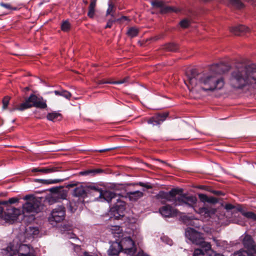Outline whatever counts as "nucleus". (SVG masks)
<instances>
[{
	"label": "nucleus",
	"mask_w": 256,
	"mask_h": 256,
	"mask_svg": "<svg viewBox=\"0 0 256 256\" xmlns=\"http://www.w3.org/2000/svg\"><path fill=\"white\" fill-rule=\"evenodd\" d=\"M152 4L155 7L160 8L162 13H166L173 11L176 12L174 8L170 6H165L164 2L162 0H156L152 1Z\"/></svg>",
	"instance_id": "15"
},
{
	"label": "nucleus",
	"mask_w": 256,
	"mask_h": 256,
	"mask_svg": "<svg viewBox=\"0 0 256 256\" xmlns=\"http://www.w3.org/2000/svg\"><path fill=\"white\" fill-rule=\"evenodd\" d=\"M230 84L236 89L247 86L256 88V66H236L231 72Z\"/></svg>",
	"instance_id": "2"
},
{
	"label": "nucleus",
	"mask_w": 256,
	"mask_h": 256,
	"mask_svg": "<svg viewBox=\"0 0 256 256\" xmlns=\"http://www.w3.org/2000/svg\"><path fill=\"white\" fill-rule=\"evenodd\" d=\"M209 256H223L220 254L216 253V252L211 250L210 252L208 254Z\"/></svg>",
	"instance_id": "45"
},
{
	"label": "nucleus",
	"mask_w": 256,
	"mask_h": 256,
	"mask_svg": "<svg viewBox=\"0 0 256 256\" xmlns=\"http://www.w3.org/2000/svg\"><path fill=\"white\" fill-rule=\"evenodd\" d=\"M180 24L182 28H186L190 25V22L188 20L184 19L180 22Z\"/></svg>",
	"instance_id": "38"
},
{
	"label": "nucleus",
	"mask_w": 256,
	"mask_h": 256,
	"mask_svg": "<svg viewBox=\"0 0 256 256\" xmlns=\"http://www.w3.org/2000/svg\"><path fill=\"white\" fill-rule=\"evenodd\" d=\"M32 107L41 109L45 108L47 107L46 100H44L42 97H38L34 94H32L24 102L22 103L13 110H17L22 111Z\"/></svg>",
	"instance_id": "4"
},
{
	"label": "nucleus",
	"mask_w": 256,
	"mask_h": 256,
	"mask_svg": "<svg viewBox=\"0 0 256 256\" xmlns=\"http://www.w3.org/2000/svg\"><path fill=\"white\" fill-rule=\"evenodd\" d=\"M218 200L216 198L213 197V196H210L208 198V202L211 203V204H216L218 202Z\"/></svg>",
	"instance_id": "41"
},
{
	"label": "nucleus",
	"mask_w": 256,
	"mask_h": 256,
	"mask_svg": "<svg viewBox=\"0 0 256 256\" xmlns=\"http://www.w3.org/2000/svg\"><path fill=\"white\" fill-rule=\"evenodd\" d=\"M172 240H170V242L168 243L169 244L171 245Z\"/></svg>",
	"instance_id": "55"
},
{
	"label": "nucleus",
	"mask_w": 256,
	"mask_h": 256,
	"mask_svg": "<svg viewBox=\"0 0 256 256\" xmlns=\"http://www.w3.org/2000/svg\"><path fill=\"white\" fill-rule=\"evenodd\" d=\"M112 82L110 81H106L104 80H99L96 82L98 84H111Z\"/></svg>",
	"instance_id": "42"
},
{
	"label": "nucleus",
	"mask_w": 256,
	"mask_h": 256,
	"mask_svg": "<svg viewBox=\"0 0 256 256\" xmlns=\"http://www.w3.org/2000/svg\"><path fill=\"white\" fill-rule=\"evenodd\" d=\"M112 148L102 149V150H99L98 152H107V151L110 150H112Z\"/></svg>",
	"instance_id": "51"
},
{
	"label": "nucleus",
	"mask_w": 256,
	"mask_h": 256,
	"mask_svg": "<svg viewBox=\"0 0 256 256\" xmlns=\"http://www.w3.org/2000/svg\"><path fill=\"white\" fill-rule=\"evenodd\" d=\"M46 118L49 120L56 122L62 119V116L58 112H53L48 113L46 116Z\"/></svg>",
	"instance_id": "21"
},
{
	"label": "nucleus",
	"mask_w": 256,
	"mask_h": 256,
	"mask_svg": "<svg viewBox=\"0 0 256 256\" xmlns=\"http://www.w3.org/2000/svg\"><path fill=\"white\" fill-rule=\"evenodd\" d=\"M114 22V20H109L108 22H107V24L106 25V26H105V28H111L112 26V24Z\"/></svg>",
	"instance_id": "44"
},
{
	"label": "nucleus",
	"mask_w": 256,
	"mask_h": 256,
	"mask_svg": "<svg viewBox=\"0 0 256 256\" xmlns=\"http://www.w3.org/2000/svg\"><path fill=\"white\" fill-rule=\"evenodd\" d=\"M120 195L117 194L112 192L108 190L102 192V190L100 192L98 197L99 198H103L108 202H112V200H116V202L114 203V206L116 210L124 209L125 206V202L120 200Z\"/></svg>",
	"instance_id": "6"
},
{
	"label": "nucleus",
	"mask_w": 256,
	"mask_h": 256,
	"mask_svg": "<svg viewBox=\"0 0 256 256\" xmlns=\"http://www.w3.org/2000/svg\"><path fill=\"white\" fill-rule=\"evenodd\" d=\"M86 192H90V190H94L96 192H98L99 194L102 191V189L96 186L95 185H90L87 186L86 188Z\"/></svg>",
	"instance_id": "30"
},
{
	"label": "nucleus",
	"mask_w": 256,
	"mask_h": 256,
	"mask_svg": "<svg viewBox=\"0 0 256 256\" xmlns=\"http://www.w3.org/2000/svg\"><path fill=\"white\" fill-rule=\"evenodd\" d=\"M212 239L217 246L224 248H226L228 246V242L226 241L218 240L216 238H213Z\"/></svg>",
	"instance_id": "27"
},
{
	"label": "nucleus",
	"mask_w": 256,
	"mask_h": 256,
	"mask_svg": "<svg viewBox=\"0 0 256 256\" xmlns=\"http://www.w3.org/2000/svg\"><path fill=\"white\" fill-rule=\"evenodd\" d=\"M0 5L4 7V8H8V9H11L12 8H11V6L10 4H4V3H1Z\"/></svg>",
	"instance_id": "48"
},
{
	"label": "nucleus",
	"mask_w": 256,
	"mask_h": 256,
	"mask_svg": "<svg viewBox=\"0 0 256 256\" xmlns=\"http://www.w3.org/2000/svg\"><path fill=\"white\" fill-rule=\"evenodd\" d=\"M58 167L50 166L47 168H34L32 170V172H40L44 174L52 173L58 171Z\"/></svg>",
	"instance_id": "18"
},
{
	"label": "nucleus",
	"mask_w": 256,
	"mask_h": 256,
	"mask_svg": "<svg viewBox=\"0 0 256 256\" xmlns=\"http://www.w3.org/2000/svg\"><path fill=\"white\" fill-rule=\"evenodd\" d=\"M204 248V250L201 249H196L194 251L193 256H207L208 251L209 250H206L205 248Z\"/></svg>",
	"instance_id": "29"
},
{
	"label": "nucleus",
	"mask_w": 256,
	"mask_h": 256,
	"mask_svg": "<svg viewBox=\"0 0 256 256\" xmlns=\"http://www.w3.org/2000/svg\"><path fill=\"white\" fill-rule=\"evenodd\" d=\"M127 196L132 202H136L144 196V193L140 191L127 192Z\"/></svg>",
	"instance_id": "19"
},
{
	"label": "nucleus",
	"mask_w": 256,
	"mask_h": 256,
	"mask_svg": "<svg viewBox=\"0 0 256 256\" xmlns=\"http://www.w3.org/2000/svg\"><path fill=\"white\" fill-rule=\"evenodd\" d=\"M185 234L186 236L192 243L200 246L202 248H205L206 250H211L210 243L205 242L202 234L196 231L194 228H188Z\"/></svg>",
	"instance_id": "5"
},
{
	"label": "nucleus",
	"mask_w": 256,
	"mask_h": 256,
	"mask_svg": "<svg viewBox=\"0 0 256 256\" xmlns=\"http://www.w3.org/2000/svg\"><path fill=\"white\" fill-rule=\"evenodd\" d=\"M243 244L248 250L256 254V244L251 236L246 235L243 239Z\"/></svg>",
	"instance_id": "14"
},
{
	"label": "nucleus",
	"mask_w": 256,
	"mask_h": 256,
	"mask_svg": "<svg viewBox=\"0 0 256 256\" xmlns=\"http://www.w3.org/2000/svg\"><path fill=\"white\" fill-rule=\"evenodd\" d=\"M96 6V0H92L89 6L88 16L90 18L94 16L95 13V8Z\"/></svg>",
	"instance_id": "23"
},
{
	"label": "nucleus",
	"mask_w": 256,
	"mask_h": 256,
	"mask_svg": "<svg viewBox=\"0 0 256 256\" xmlns=\"http://www.w3.org/2000/svg\"><path fill=\"white\" fill-rule=\"evenodd\" d=\"M54 92L56 96H62L68 100H70L72 96L71 94L69 92L65 90H54Z\"/></svg>",
	"instance_id": "25"
},
{
	"label": "nucleus",
	"mask_w": 256,
	"mask_h": 256,
	"mask_svg": "<svg viewBox=\"0 0 256 256\" xmlns=\"http://www.w3.org/2000/svg\"><path fill=\"white\" fill-rule=\"evenodd\" d=\"M166 48L170 51L176 52L178 48V46L174 44H170L167 46Z\"/></svg>",
	"instance_id": "34"
},
{
	"label": "nucleus",
	"mask_w": 256,
	"mask_h": 256,
	"mask_svg": "<svg viewBox=\"0 0 256 256\" xmlns=\"http://www.w3.org/2000/svg\"><path fill=\"white\" fill-rule=\"evenodd\" d=\"M160 212L164 217H174L178 214V210L170 205H166L160 208Z\"/></svg>",
	"instance_id": "12"
},
{
	"label": "nucleus",
	"mask_w": 256,
	"mask_h": 256,
	"mask_svg": "<svg viewBox=\"0 0 256 256\" xmlns=\"http://www.w3.org/2000/svg\"><path fill=\"white\" fill-rule=\"evenodd\" d=\"M198 198L200 199V200L203 202H207L208 201V196L204 194H199Z\"/></svg>",
	"instance_id": "40"
},
{
	"label": "nucleus",
	"mask_w": 256,
	"mask_h": 256,
	"mask_svg": "<svg viewBox=\"0 0 256 256\" xmlns=\"http://www.w3.org/2000/svg\"><path fill=\"white\" fill-rule=\"evenodd\" d=\"M66 194L64 192H60L52 194L51 198L55 202H60L61 200L66 199Z\"/></svg>",
	"instance_id": "22"
},
{
	"label": "nucleus",
	"mask_w": 256,
	"mask_h": 256,
	"mask_svg": "<svg viewBox=\"0 0 256 256\" xmlns=\"http://www.w3.org/2000/svg\"><path fill=\"white\" fill-rule=\"evenodd\" d=\"M31 229V230H32V234L34 235H36L39 233L38 229L36 228H30Z\"/></svg>",
	"instance_id": "46"
},
{
	"label": "nucleus",
	"mask_w": 256,
	"mask_h": 256,
	"mask_svg": "<svg viewBox=\"0 0 256 256\" xmlns=\"http://www.w3.org/2000/svg\"><path fill=\"white\" fill-rule=\"evenodd\" d=\"M19 199L16 198H10L8 201H2V204L4 205L8 204H12L18 202Z\"/></svg>",
	"instance_id": "32"
},
{
	"label": "nucleus",
	"mask_w": 256,
	"mask_h": 256,
	"mask_svg": "<svg viewBox=\"0 0 256 256\" xmlns=\"http://www.w3.org/2000/svg\"><path fill=\"white\" fill-rule=\"evenodd\" d=\"M70 28V22L66 20L62 22L61 26V29L64 32H68Z\"/></svg>",
	"instance_id": "31"
},
{
	"label": "nucleus",
	"mask_w": 256,
	"mask_h": 256,
	"mask_svg": "<svg viewBox=\"0 0 256 256\" xmlns=\"http://www.w3.org/2000/svg\"><path fill=\"white\" fill-rule=\"evenodd\" d=\"M114 5L110 3L108 4V8L106 10V14L107 15H111L112 16H114Z\"/></svg>",
	"instance_id": "35"
},
{
	"label": "nucleus",
	"mask_w": 256,
	"mask_h": 256,
	"mask_svg": "<svg viewBox=\"0 0 256 256\" xmlns=\"http://www.w3.org/2000/svg\"><path fill=\"white\" fill-rule=\"evenodd\" d=\"M129 80V77L126 76L123 78L122 80H117V81H113L112 82V84H122L124 83H126L128 82Z\"/></svg>",
	"instance_id": "37"
},
{
	"label": "nucleus",
	"mask_w": 256,
	"mask_h": 256,
	"mask_svg": "<svg viewBox=\"0 0 256 256\" xmlns=\"http://www.w3.org/2000/svg\"><path fill=\"white\" fill-rule=\"evenodd\" d=\"M65 215L64 207L59 206L52 210L51 215L48 218V220L52 224H53L54 222H60L64 220Z\"/></svg>",
	"instance_id": "9"
},
{
	"label": "nucleus",
	"mask_w": 256,
	"mask_h": 256,
	"mask_svg": "<svg viewBox=\"0 0 256 256\" xmlns=\"http://www.w3.org/2000/svg\"><path fill=\"white\" fill-rule=\"evenodd\" d=\"M181 192V190L176 189H172L169 192L160 191L157 194L156 198L158 199H164L166 201L172 202L176 196Z\"/></svg>",
	"instance_id": "10"
},
{
	"label": "nucleus",
	"mask_w": 256,
	"mask_h": 256,
	"mask_svg": "<svg viewBox=\"0 0 256 256\" xmlns=\"http://www.w3.org/2000/svg\"><path fill=\"white\" fill-rule=\"evenodd\" d=\"M10 256H17V254L16 253H14L12 255H11Z\"/></svg>",
	"instance_id": "54"
},
{
	"label": "nucleus",
	"mask_w": 256,
	"mask_h": 256,
	"mask_svg": "<svg viewBox=\"0 0 256 256\" xmlns=\"http://www.w3.org/2000/svg\"><path fill=\"white\" fill-rule=\"evenodd\" d=\"M120 248V245L118 242H113L108 250V254L110 256H116L120 252H122Z\"/></svg>",
	"instance_id": "17"
},
{
	"label": "nucleus",
	"mask_w": 256,
	"mask_h": 256,
	"mask_svg": "<svg viewBox=\"0 0 256 256\" xmlns=\"http://www.w3.org/2000/svg\"><path fill=\"white\" fill-rule=\"evenodd\" d=\"M249 28L243 25H240L238 26L232 28L230 29V32L235 35H240L241 32H249Z\"/></svg>",
	"instance_id": "20"
},
{
	"label": "nucleus",
	"mask_w": 256,
	"mask_h": 256,
	"mask_svg": "<svg viewBox=\"0 0 256 256\" xmlns=\"http://www.w3.org/2000/svg\"><path fill=\"white\" fill-rule=\"evenodd\" d=\"M168 116V112L158 114L150 118L148 120V123L153 126L160 124L166 120Z\"/></svg>",
	"instance_id": "11"
},
{
	"label": "nucleus",
	"mask_w": 256,
	"mask_h": 256,
	"mask_svg": "<svg viewBox=\"0 0 256 256\" xmlns=\"http://www.w3.org/2000/svg\"><path fill=\"white\" fill-rule=\"evenodd\" d=\"M196 202L197 198L195 196H186L185 194H182L176 198L174 204L176 206L182 205L184 204L188 205L189 207L193 208L196 212L201 215L204 216L205 217L210 216L212 214H215L216 210L214 208L202 207L199 208L197 210L194 206Z\"/></svg>",
	"instance_id": "3"
},
{
	"label": "nucleus",
	"mask_w": 256,
	"mask_h": 256,
	"mask_svg": "<svg viewBox=\"0 0 256 256\" xmlns=\"http://www.w3.org/2000/svg\"><path fill=\"white\" fill-rule=\"evenodd\" d=\"M1 204H2V202H0V217L2 216L4 211V208L2 207Z\"/></svg>",
	"instance_id": "50"
},
{
	"label": "nucleus",
	"mask_w": 256,
	"mask_h": 256,
	"mask_svg": "<svg viewBox=\"0 0 256 256\" xmlns=\"http://www.w3.org/2000/svg\"><path fill=\"white\" fill-rule=\"evenodd\" d=\"M122 18L126 20L128 18L126 16H124L122 17Z\"/></svg>",
	"instance_id": "53"
},
{
	"label": "nucleus",
	"mask_w": 256,
	"mask_h": 256,
	"mask_svg": "<svg viewBox=\"0 0 256 256\" xmlns=\"http://www.w3.org/2000/svg\"><path fill=\"white\" fill-rule=\"evenodd\" d=\"M132 184L133 186H134V185L140 186H141L142 187H144V188H146L147 189H151L152 188V186L151 184H146V183H144L142 182H139L136 184Z\"/></svg>",
	"instance_id": "36"
},
{
	"label": "nucleus",
	"mask_w": 256,
	"mask_h": 256,
	"mask_svg": "<svg viewBox=\"0 0 256 256\" xmlns=\"http://www.w3.org/2000/svg\"><path fill=\"white\" fill-rule=\"evenodd\" d=\"M42 181L44 182V184H56V183L60 182L62 181V180L56 179V180H42Z\"/></svg>",
	"instance_id": "39"
},
{
	"label": "nucleus",
	"mask_w": 256,
	"mask_h": 256,
	"mask_svg": "<svg viewBox=\"0 0 256 256\" xmlns=\"http://www.w3.org/2000/svg\"><path fill=\"white\" fill-rule=\"evenodd\" d=\"M138 32L139 30L138 28L131 27L128 29L126 34L128 36L134 38L138 36Z\"/></svg>",
	"instance_id": "26"
},
{
	"label": "nucleus",
	"mask_w": 256,
	"mask_h": 256,
	"mask_svg": "<svg viewBox=\"0 0 256 256\" xmlns=\"http://www.w3.org/2000/svg\"><path fill=\"white\" fill-rule=\"evenodd\" d=\"M13 212L14 214H16V216H18L19 214H20V211L18 209L16 208H13Z\"/></svg>",
	"instance_id": "49"
},
{
	"label": "nucleus",
	"mask_w": 256,
	"mask_h": 256,
	"mask_svg": "<svg viewBox=\"0 0 256 256\" xmlns=\"http://www.w3.org/2000/svg\"><path fill=\"white\" fill-rule=\"evenodd\" d=\"M119 242L122 252L128 255L134 254L136 251L134 242L130 237L122 238Z\"/></svg>",
	"instance_id": "8"
},
{
	"label": "nucleus",
	"mask_w": 256,
	"mask_h": 256,
	"mask_svg": "<svg viewBox=\"0 0 256 256\" xmlns=\"http://www.w3.org/2000/svg\"><path fill=\"white\" fill-rule=\"evenodd\" d=\"M102 172V170L101 169L88 170L80 172V174L82 176L91 175L93 176L96 174H99Z\"/></svg>",
	"instance_id": "24"
},
{
	"label": "nucleus",
	"mask_w": 256,
	"mask_h": 256,
	"mask_svg": "<svg viewBox=\"0 0 256 256\" xmlns=\"http://www.w3.org/2000/svg\"><path fill=\"white\" fill-rule=\"evenodd\" d=\"M228 70V67L223 64L212 65L207 72H198L197 70L192 69L186 73L187 79L184 82L190 91L214 92L222 89L224 85V79L218 78L217 75Z\"/></svg>",
	"instance_id": "1"
},
{
	"label": "nucleus",
	"mask_w": 256,
	"mask_h": 256,
	"mask_svg": "<svg viewBox=\"0 0 256 256\" xmlns=\"http://www.w3.org/2000/svg\"><path fill=\"white\" fill-rule=\"evenodd\" d=\"M73 202H69V210L72 212H74V210H76V208H74L72 206Z\"/></svg>",
	"instance_id": "47"
},
{
	"label": "nucleus",
	"mask_w": 256,
	"mask_h": 256,
	"mask_svg": "<svg viewBox=\"0 0 256 256\" xmlns=\"http://www.w3.org/2000/svg\"><path fill=\"white\" fill-rule=\"evenodd\" d=\"M18 256H35L34 250L27 244H20L17 252Z\"/></svg>",
	"instance_id": "13"
},
{
	"label": "nucleus",
	"mask_w": 256,
	"mask_h": 256,
	"mask_svg": "<svg viewBox=\"0 0 256 256\" xmlns=\"http://www.w3.org/2000/svg\"><path fill=\"white\" fill-rule=\"evenodd\" d=\"M10 98L8 96H4L2 100V108L6 110L8 105Z\"/></svg>",
	"instance_id": "33"
},
{
	"label": "nucleus",
	"mask_w": 256,
	"mask_h": 256,
	"mask_svg": "<svg viewBox=\"0 0 256 256\" xmlns=\"http://www.w3.org/2000/svg\"><path fill=\"white\" fill-rule=\"evenodd\" d=\"M242 214L246 218L250 219H252L254 221H256V214L252 212H245L242 211Z\"/></svg>",
	"instance_id": "28"
},
{
	"label": "nucleus",
	"mask_w": 256,
	"mask_h": 256,
	"mask_svg": "<svg viewBox=\"0 0 256 256\" xmlns=\"http://www.w3.org/2000/svg\"><path fill=\"white\" fill-rule=\"evenodd\" d=\"M86 188L80 186L74 189L72 194L74 197L84 198L86 196Z\"/></svg>",
	"instance_id": "16"
},
{
	"label": "nucleus",
	"mask_w": 256,
	"mask_h": 256,
	"mask_svg": "<svg viewBox=\"0 0 256 256\" xmlns=\"http://www.w3.org/2000/svg\"><path fill=\"white\" fill-rule=\"evenodd\" d=\"M221 193H222V192L220 191H214V194H218V195L220 194Z\"/></svg>",
	"instance_id": "52"
},
{
	"label": "nucleus",
	"mask_w": 256,
	"mask_h": 256,
	"mask_svg": "<svg viewBox=\"0 0 256 256\" xmlns=\"http://www.w3.org/2000/svg\"><path fill=\"white\" fill-rule=\"evenodd\" d=\"M24 199L28 201L23 204L22 212L24 213L38 212L40 211V202L30 195H26Z\"/></svg>",
	"instance_id": "7"
},
{
	"label": "nucleus",
	"mask_w": 256,
	"mask_h": 256,
	"mask_svg": "<svg viewBox=\"0 0 256 256\" xmlns=\"http://www.w3.org/2000/svg\"><path fill=\"white\" fill-rule=\"evenodd\" d=\"M224 208L226 210H231L234 208V205L230 204H227L225 205Z\"/></svg>",
	"instance_id": "43"
}]
</instances>
